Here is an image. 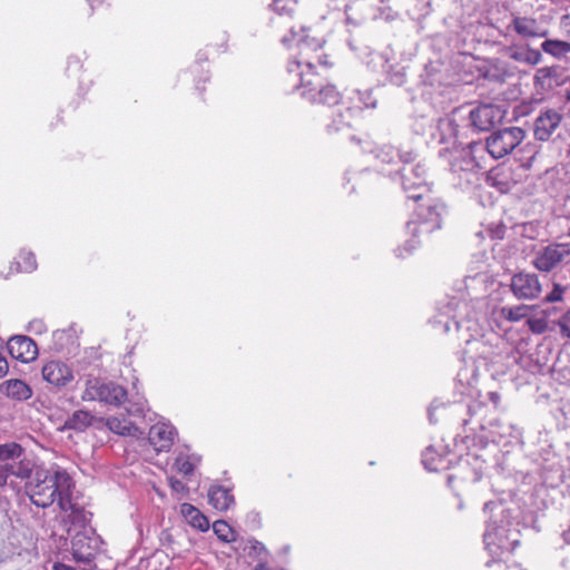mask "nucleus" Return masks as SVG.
<instances>
[{
  "mask_svg": "<svg viewBox=\"0 0 570 570\" xmlns=\"http://www.w3.org/2000/svg\"><path fill=\"white\" fill-rule=\"evenodd\" d=\"M26 478L29 479L26 484L27 494L33 504L41 508L59 502L60 497L75 488L69 473L57 464L37 466L33 471L29 470Z\"/></svg>",
  "mask_w": 570,
  "mask_h": 570,
  "instance_id": "obj_1",
  "label": "nucleus"
},
{
  "mask_svg": "<svg viewBox=\"0 0 570 570\" xmlns=\"http://www.w3.org/2000/svg\"><path fill=\"white\" fill-rule=\"evenodd\" d=\"M432 325L442 333L453 332L459 334V338L466 344L481 345L476 336L480 334L479 320L476 313L472 311L471 303L451 297L444 304L438 307V313L432 320Z\"/></svg>",
  "mask_w": 570,
  "mask_h": 570,
  "instance_id": "obj_2",
  "label": "nucleus"
},
{
  "mask_svg": "<svg viewBox=\"0 0 570 570\" xmlns=\"http://www.w3.org/2000/svg\"><path fill=\"white\" fill-rule=\"evenodd\" d=\"M439 156L449 164L451 173L466 184L474 183L478 170L487 167L485 148L482 141L443 148L439 151Z\"/></svg>",
  "mask_w": 570,
  "mask_h": 570,
  "instance_id": "obj_3",
  "label": "nucleus"
},
{
  "mask_svg": "<svg viewBox=\"0 0 570 570\" xmlns=\"http://www.w3.org/2000/svg\"><path fill=\"white\" fill-rule=\"evenodd\" d=\"M303 33V28H301L299 31H296L294 30V28H291L289 35H286L282 38V43L285 47L291 48L293 46H296L299 50L298 59L289 62L288 65V72H295V77H297V73L299 72L314 75L313 69L316 67V65L330 66V62L325 55H317L315 59L314 57L311 56V53H314L322 49V41L315 38L309 39L307 36Z\"/></svg>",
  "mask_w": 570,
  "mask_h": 570,
  "instance_id": "obj_4",
  "label": "nucleus"
},
{
  "mask_svg": "<svg viewBox=\"0 0 570 570\" xmlns=\"http://www.w3.org/2000/svg\"><path fill=\"white\" fill-rule=\"evenodd\" d=\"M483 541L485 550L491 558L485 562V567L491 568L495 566L497 570H507V562L519 544L518 533L503 525L489 522L483 534Z\"/></svg>",
  "mask_w": 570,
  "mask_h": 570,
  "instance_id": "obj_5",
  "label": "nucleus"
},
{
  "mask_svg": "<svg viewBox=\"0 0 570 570\" xmlns=\"http://www.w3.org/2000/svg\"><path fill=\"white\" fill-rule=\"evenodd\" d=\"M415 210V219L406 224L409 233L414 236L417 233H432L441 227L442 214L444 205L436 198L431 197L430 193L422 199Z\"/></svg>",
  "mask_w": 570,
  "mask_h": 570,
  "instance_id": "obj_6",
  "label": "nucleus"
},
{
  "mask_svg": "<svg viewBox=\"0 0 570 570\" xmlns=\"http://www.w3.org/2000/svg\"><path fill=\"white\" fill-rule=\"evenodd\" d=\"M299 83L294 89L301 92V96L311 102L334 106L341 100V94L333 85H322L320 78L315 75L299 72L297 73Z\"/></svg>",
  "mask_w": 570,
  "mask_h": 570,
  "instance_id": "obj_7",
  "label": "nucleus"
},
{
  "mask_svg": "<svg viewBox=\"0 0 570 570\" xmlns=\"http://www.w3.org/2000/svg\"><path fill=\"white\" fill-rule=\"evenodd\" d=\"M401 185L407 198L419 202L431 193L428 183V170L423 163L413 164V161H405L401 166L400 173Z\"/></svg>",
  "mask_w": 570,
  "mask_h": 570,
  "instance_id": "obj_8",
  "label": "nucleus"
},
{
  "mask_svg": "<svg viewBox=\"0 0 570 570\" xmlns=\"http://www.w3.org/2000/svg\"><path fill=\"white\" fill-rule=\"evenodd\" d=\"M525 137V132L520 127H509L492 132L487 141L483 142L485 157L489 155L494 159L502 158L514 150Z\"/></svg>",
  "mask_w": 570,
  "mask_h": 570,
  "instance_id": "obj_9",
  "label": "nucleus"
},
{
  "mask_svg": "<svg viewBox=\"0 0 570 570\" xmlns=\"http://www.w3.org/2000/svg\"><path fill=\"white\" fill-rule=\"evenodd\" d=\"M83 401H99L109 405H120L127 399V391L115 382H105L97 377L88 379L82 392Z\"/></svg>",
  "mask_w": 570,
  "mask_h": 570,
  "instance_id": "obj_10",
  "label": "nucleus"
},
{
  "mask_svg": "<svg viewBox=\"0 0 570 570\" xmlns=\"http://www.w3.org/2000/svg\"><path fill=\"white\" fill-rule=\"evenodd\" d=\"M570 259V243H553L539 249L533 265L540 272H551Z\"/></svg>",
  "mask_w": 570,
  "mask_h": 570,
  "instance_id": "obj_11",
  "label": "nucleus"
},
{
  "mask_svg": "<svg viewBox=\"0 0 570 570\" xmlns=\"http://www.w3.org/2000/svg\"><path fill=\"white\" fill-rule=\"evenodd\" d=\"M99 539L90 530L76 532L71 539V552L73 560L78 563L91 566L97 551Z\"/></svg>",
  "mask_w": 570,
  "mask_h": 570,
  "instance_id": "obj_12",
  "label": "nucleus"
},
{
  "mask_svg": "<svg viewBox=\"0 0 570 570\" xmlns=\"http://www.w3.org/2000/svg\"><path fill=\"white\" fill-rule=\"evenodd\" d=\"M508 29L512 30L522 40L547 38L549 29L543 27L535 18L512 13Z\"/></svg>",
  "mask_w": 570,
  "mask_h": 570,
  "instance_id": "obj_13",
  "label": "nucleus"
},
{
  "mask_svg": "<svg viewBox=\"0 0 570 570\" xmlns=\"http://www.w3.org/2000/svg\"><path fill=\"white\" fill-rule=\"evenodd\" d=\"M471 125L481 131H487L499 124L503 117V110L495 105H481L470 111Z\"/></svg>",
  "mask_w": 570,
  "mask_h": 570,
  "instance_id": "obj_14",
  "label": "nucleus"
},
{
  "mask_svg": "<svg viewBox=\"0 0 570 570\" xmlns=\"http://www.w3.org/2000/svg\"><path fill=\"white\" fill-rule=\"evenodd\" d=\"M562 120L561 114L554 109L541 111L533 124V136L539 141H548L559 128Z\"/></svg>",
  "mask_w": 570,
  "mask_h": 570,
  "instance_id": "obj_15",
  "label": "nucleus"
},
{
  "mask_svg": "<svg viewBox=\"0 0 570 570\" xmlns=\"http://www.w3.org/2000/svg\"><path fill=\"white\" fill-rule=\"evenodd\" d=\"M511 289L518 298L533 299L541 292V284L535 274L519 273L512 277Z\"/></svg>",
  "mask_w": 570,
  "mask_h": 570,
  "instance_id": "obj_16",
  "label": "nucleus"
},
{
  "mask_svg": "<svg viewBox=\"0 0 570 570\" xmlns=\"http://www.w3.org/2000/svg\"><path fill=\"white\" fill-rule=\"evenodd\" d=\"M9 354L22 363H29L38 356V346L33 340L24 335L11 337L7 343Z\"/></svg>",
  "mask_w": 570,
  "mask_h": 570,
  "instance_id": "obj_17",
  "label": "nucleus"
},
{
  "mask_svg": "<svg viewBox=\"0 0 570 570\" xmlns=\"http://www.w3.org/2000/svg\"><path fill=\"white\" fill-rule=\"evenodd\" d=\"M176 434L171 424L158 422L150 428L148 440L157 452H167L173 446Z\"/></svg>",
  "mask_w": 570,
  "mask_h": 570,
  "instance_id": "obj_18",
  "label": "nucleus"
},
{
  "mask_svg": "<svg viewBox=\"0 0 570 570\" xmlns=\"http://www.w3.org/2000/svg\"><path fill=\"white\" fill-rule=\"evenodd\" d=\"M60 510L65 513V520L73 525L85 528L88 522L87 512L72 498V490L67 491L66 495L60 497L58 502Z\"/></svg>",
  "mask_w": 570,
  "mask_h": 570,
  "instance_id": "obj_19",
  "label": "nucleus"
},
{
  "mask_svg": "<svg viewBox=\"0 0 570 570\" xmlns=\"http://www.w3.org/2000/svg\"><path fill=\"white\" fill-rule=\"evenodd\" d=\"M42 377L53 386H65L73 380L71 368L61 361H50L42 367Z\"/></svg>",
  "mask_w": 570,
  "mask_h": 570,
  "instance_id": "obj_20",
  "label": "nucleus"
},
{
  "mask_svg": "<svg viewBox=\"0 0 570 570\" xmlns=\"http://www.w3.org/2000/svg\"><path fill=\"white\" fill-rule=\"evenodd\" d=\"M374 157L383 165L403 166L405 161H414L416 155L409 151H400L392 145H383L374 150Z\"/></svg>",
  "mask_w": 570,
  "mask_h": 570,
  "instance_id": "obj_21",
  "label": "nucleus"
},
{
  "mask_svg": "<svg viewBox=\"0 0 570 570\" xmlns=\"http://www.w3.org/2000/svg\"><path fill=\"white\" fill-rule=\"evenodd\" d=\"M510 59L528 66H537L542 61V53L529 45H511L507 48Z\"/></svg>",
  "mask_w": 570,
  "mask_h": 570,
  "instance_id": "obj_22",
  "label": "nucleus"
},
{
  "mask_svg": "<svg viewBox=\"0 0 570 570\" xmlns=\"http://www.w3.org/2000/svg\"><path fill=\"white\" fill-rule=\"evenodd\" d=\"M208 502L209 504L218 510L226 511L234 504V495L225 487L212 485L208 490Z\"/></svg>",
  "mask_w": 570,
  "mask_h": 570,
  "instance_id": "obj_23",
  "label": "nucleus"
},
{
  "mask_svg": "<svg viewBox=\"0 0 570 570\" xmlns=\"http://www.w3.org/2000/svg\"><path fill=\"white\" fill-rule=\"evenodd\" d=\"M1 391L16 401H26L31 397V387L21 380H8L1 384Z\"/></svg>",
  "mask_w": 570,
  "mask_h": 570,
  "instance_id": "obj_24",
  "label": "nucleus"
},
{
  "mask_svg": "<svg viewBox=\"0 0 570 570\" xmlns=\"http://www.w3.org/2000/svg\"><path fill=\"white\" fill-rule=\"evenodd\" d=\"M543 39L544 40L540 46V51L551 56L557 60L566 59L570 55V42L560 39H551L548 37Z\"/></svg>",
  "mask_w": 570,
  "mask_h": 570,
  "instance_id": "obj_25",
  "label": "nucleus"
},
{
  "mask_svg": "<svg viewBox=\"0 0 570 570\" xmlns=\"http://www.w3.org/2000/svg\"><path fill=\"white\" fill-rule=\"evenodd\" d=\"M180 513L193 528L203 532L209 529L208 519L193 504L183 503L180 505Z\"/></svg>",
  "mask_w": 570,
  "mask_h": 570,
  "instance_id": "obj_26",
  "label": "nucleus"
},
{
  "mask_svg": "<svg viewBox=\"0 0 570 570\" xmlns=\"http://www.w3.org/2000/svg\"><path fill=\"white\" fill-rule=\"evenodd\" d=\"M108 429L119 435H135L137 426L125 416H110L106 420Z\"/></svg>",
  "mask_w": 570,
  "mask_h": 570,
  "instance_id": "obj_27",
  "label": "nucleus"
},
{
  "mask_svg": "<svg viewBox=\"0 0 570 570\" xmlns=\"http://www.w3.org/2000/svg\"><path fill=\"white\" fill-rule=\"evenodd\" d=\"M92 415L88 411H75L65 422V429L83 431L91 425Z\"/></svg>",
  "mask_w": 570,
  "mask_h": 570,
  "instance_id": "obj_28",
  "label": "nucleus"
},
{
  "mask_svg": "<svg viewBox=\"0 0 570 570\" xmlns=\"http://www.w3.org/2000/svg\"><path fill=\"white\" fill-rule=\"evenodd\" d=\"M29 468L22 465L21 463H3L0 464V487L7 484L8 478L10 475L18 476L20 479H24L28 475Z\"/></svg>",
  "mask_w": 570,
  "mask_h": 570,
  "instance_id": "obj_29",
  "label": "nucleus"
},
{
  "mask_svg": "<svg viewBox=\"0 0 570 570\" xmlns=\"http://www.w3.org/2000/svg\"><path fill=\"white\" fill-rule=\"evenodd\" d=\"M512 425L500 420H493L489 423V436L493 442L500 443L512 433Z\"/></svg>",
  "mask_w": 570,
  "mask_h": 570,
  "instance_id": "obj_30",
  "label": "nucleus"
},
{
  "mask_svg": "<svg viewBox=\"0 0 570 570\" xmlns=\"http://www.w3.org/2000/svg\"><path fill=\"white\" fill-rule=\"evenodd\" d=\"M200 463V456L196 454H179L175 460V466L184 475L193 474L195 468Z\"/></svg>",
  "mask_w": 570,
  "mask_h": 570,
  "instance_id": "obj_31",
  "label": "nucleus"
},
{
  "mask_svg": "<svg viewBox=\"0 0 570 570\" xmlns=\"http://www.w3.org/2000/svg\"><path fill=\"white\" fill-rule=\"evenodd\" d=\"M37 268L36 256L31 252H21L19 261L11 264L10 269L14 272L30 273Z\"/></svg>",
  "mask_w": 570,
  "mask_h": 570,
  "instance_id": "obj_32",
  "label": "nucleus"
},
{
  "mask_svg": "<svg viewBox=\"0 0 570 570\" xmlns=\"http://www.w3.org/2000/svg\"><path fill=\"white\" fill-rule=\"evenodd\" d=\"M351 126V110L346 109L345 114L338 112L333 120L326 125L328 134L338 132Z\"/></svg>",
  "mask_w": 570,
  "mask_h": 570,
  "instance_id": "obj_33",
  "label": "nucleus"
},
{
  "mask_svg": "<svg viewBox=\"0 0 570 570\" xmlns=\"http://www.w3.org/2000/svg\"><path fill=\"white\" fill-rule=\"evenodd\" d=\"M443 459L435 452L432 446L425 449L422 453V463L429 471H438L441 468Z\"/></svg>",
  "mask_w": 570,
  "mask_h": 570,
  "instance_id": "obj_34",
  "label": "nucleus"
},
{
  "mask_svg": "<svg viewBox=\"0 0 570 570\" xmlns=\"http://www.w3.org/2000/svg\"><path fill=\"white\" fill-rule=\"evenodd\" d=\"M22 448L16 442L0 444V461L16 460L22 455Z\"/></svg>",
  "mask_w": 570,
  "mask_h": 570,
  "instance_id": "obj_35",
  "label": "nucleus"
},
{
  "mask_svg": "<svg viewBox=\"0 0 570 570\" xmlns=\"http://www.w3.org/2000/svg\"><path fill=\"white\" fill-rule=\"evenodd\" d=\"M213 530L217 538L224 542H232L235 540L233 529L224 520L215 521L213 524Z\"/></svg>",
  "mask_w": 570,
  "mask_h": 570,
  "instance_id": "obj_36",
  "label": "nucleus"
},
{
  "mask_svg": "<svg viewBox=\"0 0 570 570\" xmlns=\"http://www.w3.org/2000/svg\"><path fill=\"white\" fill-rule=\"evenodd\" d=\"M510 171V168H500L492 177V179L494 180V185L498 186L502 193L509 191L511 187L517 183H510L508 180Z\"/></svg>",
  "mask_w": 570,
  "mask_h": 570,
  "instance_id": "obj_37",
  "label": "nucleus"
},
{
  "mask_svg": "<svg viewBox=\"0 0 570 570\" xmlns=\"http://www.w3.org/2000/svg\"><path fill=\"white\" fill-rule=\"evenodd\" d=\"M436 129L440 131L439 141L444 144L446 136L451 137L454 135L453 120L450 118H440L436 124Z\"/></svg>",
  "mask_w": 570,
  "mask_h": 570,
  "instance_id": "obj_38",
  "label": "nucleus"
},
{
  "mask_svg": "<svg viewBox=\"0 0 570 570\" xmlns=\"http://www.w3.org/2000/svg\"><path fill=\"white\" fill-rule=\"evenodd\" d=\"M528 309V306L524 305L514 307H503L502 315L511 322H518L527 316Z\"/></svg>",
  "mask_w": 570,
  "mask_h": 570,
  "instance_id": "obj_39",
  "label": "nucleus"
},
{
  "mask_svg": "<svg viewBox=\"0 0 570 570\" xmlns=\"http://www.w3.org/2000/svg\"><path fill=\"white\" fill-rule=\"evenodd\" d=\"M507 76V66L501 62L493 63L488 71V77L497 81H504Z\"/></svg>",
  "mask_w": 570,
  "mask_h": 570,
  "instance_id": "obj_40",
  "label": "nucleus"
},
{
  "mask_svg": "<svg viewBox=\"0 0 570 570\" xmlns=\"http://www.w3.org/2000/svg\"><path fill=\"white\" fill-rule=\"evenodd\" d=\"M53 340L56 344L57 350H63L66 346V343L69 340H72V332L71 330H58L53 332Z\"/></svg>",
  "mask_w": 570,
  "mask_h": 570,
  "instance_id": "obj_41",
  "label": "nucleus"
},
{
  "mask_svg": "<svg viewBox=\"0 0 570 570\" xmlns=\"http://www.w3.org/2000/svg\"><path fill=\"white\" fill-rule=\"evenodd\" d=\"M387 79L395 86H401L405 82V73L403 68L387 71Z\"/></svg>",
  "mask_w": 570,
  "mask_h": 570,
  "instance_id": "obj_42",
  "label": "nucleus"
},
{
  "mask_svg": "<svg viewBox=\"0 0 570 570\" xmlns=\"http://www.w3.org/2000/svg\"><path fill=\"white\" fill-rule=\"evenodd\" d=\"M566 291L564 286H561L558 283L553 284L552 291L546 296V301L549 303L559 302L562 299V295Z\"/></svg>",
  "mask_w": 570,
  "mask_h": 570,
  "instance_id": "obj_43",
  "label": "nucleus"
},
{
  "mask_svg": "<svg viewBox=\"0 0 570 570\" xmlns=\"http://www.w3.org/2000/svg\"><path fill=\"white\" fill-rule=\"evenodd\" d=\"M558 325L562 336L570 338V309L559 320Z\"/></svg>",
  "mask_w": 570,
  "mask_h": 570,
  "instance_id": "obj_44",
  "label": "nucleus"
},
{
  "mask_svg": "<svg viewBox=\"0 0 570 570\" xmlns=\"http://www.w3.org/2000/svg\"><path fill=\"white\" fill-rule=\"evenodd\" d=\"M419 245V242L415 238H412L405 243L404 248H397L396 255L399 257H405L406 255L411 254L413 249L416 248Z\"/></svg>",
  "mask_w": 570,
  "mask_h": 570,
  "instance_id": "obj_45",
  "label": "nucleus"
},
{
  "mask_svg": "<svg viewBox=\"0 0 570 570\" xmlns=\"http://www.w3.org/2000/svg\"><path fill=\"white\" fill-rule=\"evenodd\" d=\"M248 542L250 544V547H249V549H250L249 554H253V553L256 554V556H261L263 553L267 554V550H266L265 546L262 542H259L257 540H249Z\"/></svg>",
  "mask_w": 570,
  "mask_h": 570,
  "instance_id": "obj_46",
  "label": "nucleus"
},
{
  "mask_svg": "<svg viewBox=\"0 0 570 570\" xmlns=\"http://www.w3.org/2000/svg\"><path fill=\"white\" fill-rule=\"evenodd\" d=\"M529 325L533 333H543L547 328L546 322L543 320L529 321Z\"/></svg>",
  "mask_w": 570,
  "mask_h": 570,
  "instance_id": "obj_47",
  "label": "nucleus"
},
{
  "mask_svg": "<svg viewBox=\"0 0 570 570\" xmlns=\"http://www.w3.org/2000/svg\"><path fill=\"white\" fill-rule=\"evenodd\" d=\"M29 330L35 334H41L47 331L45 323L40 320H35L30 322Z\"/></svg>",
  "mask_w": 570,
  "mask_h": 570,
  "instance_id": "obj_48",
  "label": "nucleus"
},
{
  "mask_svg": "<svg viewBox=\"0 0 570 570\" xmlns=\"http://www.w3.org/2000/svg\"><path fill=\"white\" fill-rule=\"evenodd\" d=\"M144 410H145L144 402H137V403L132 404L130 407H128L127 411L130 415L140 416L144 414Z\"/></svg>",
  "mask_w": 570,
  "mask_h": 570,
  "instance_id": "obj_49",
  "label": "nucleus"
},
{
  "mask_svg": "<svg viewBox=\"0 0 570 570\" xmlns=\"http://www.w3.org/2000/svg\"><path fill=\"white\" fill-rule=\"evenodd\" d=\"M169 484L170 488L176 492H184L186 490V485L177 479L170 478Z\"/></svg>",
  "mask_w": 570,
  "mask_h": 570,
  "instance_id": "obj_50",
  "label": "nucleus"
},
{
  "mask_svg": "<svg viewBox=\"0 0 570 570\" xmlns=\"http://www.w3.org/2000/svg\"><path fill=\"white\" fill-rule=\"evenodd\" d=\"M8 361L4 356L0 354V377L4 376L8 373Z\"/></svg>",
  "mask_w": 570,
  "mask_h": 570,
  "instance_id": "obj_51",
  "label": "nucleus"
},
{
  "mask_svg": "<svg viewBox=\"0 0 570 570\" xmlns=\"http://www.w3.org/2000/svg\"><path fill=\"white\" fill-rule=\"evenodd\" d=\"M285 2L283 0H276L273 2L272 8L274 11L278 13H283L285 11Z\"/></svg>",
  "mask_w": 570,
  "mask_h": 570,
  "instance_id": "obj_52",
  "label": "nucleus"
},
{
  "mask_svg": "<svg viewBox=\"0 0 570 570\" xmlns=\"http://www.w3.org/2000/svg\"><path fill=\"white\" fill-rule=\"evenodd\" d=\"M365 96H366V98H365V99L361 98V100H363V102H364L365 107H367V108H370V107H371V108H374V107L376 106V102H375V100H373V99H372V97H371V92H365Z\"/></svg>",
  "mask_w": 570,
  "mask_h": 570,
  "instance_id": "obj_53",
  "label": "nucleus"
},
{
  "mask_svg": "<svg viewBox=\"0 0 570 570\" xmlns=\"http://www.w3.org/2000/svg\"><path fill=\"white\" fill-rule=\"evenodd\" d=\"M499 507H500V504H499V503H497V502H494V501H489V502H485V503H484L483 511H484L485 513H488V512H490V511H492L493 509L499 508Z\"/></svg>",
  "mask_w": 570,
  "mask_h": 570,
  "instance_id": "obj_54",
  "label": "nucleus"
},
{
  "mask_svg": "<svg viewBox=\"0 0 570 570\" xmlns=\"http://www.w3.org/2000/svg\"><path fill=\"white\" fill-rule=\"evenodd\" d=\"M489 400L497 406L500 402V394L498 392H489Z\"/></svg>",
  "mask_w": 570,
  "mask_h": 570,
  "instance_id": "obj_55",
  "label": "nucleus"
},
{
  "mask_svg": "<svg viewBox=\"0 0 570 570\" xmlns=\"http://www.w3.org/2000/svg\"><path fill=\"white\" fill-rule=\"evenodd\" d=\"M53 570H75V569L72 567H70V566L65 564V563L57 562V563L53 564Z\"/></svg>",
  "mask_w": 570,
  "mask_h": 570,
  "instance_id": "obj_56",
  "label": "nucleus"
},
{
  "mask_svg": "<svg viewBox=\"0 0 570 570\" xmlns=\"http://www.w3.org/2000/svg\"><path fill=\"white\" fill-rule=\"evenodd\" d=\"M534 158H535V154L529 158V160L523 165V167L530 168Z\"/></svg>",
  "mask_w": 570,
  "mask_h": 570,
  "instance_id": "obj_57",
  "label": "nucleus"
},
{
  "mask_svg": "<svg viewBox=\"0 0 570 570\" xmlns=\"http://www.w3.org/2000/svg\"><path fill=\"white\" fill-rule=\"evenodd\" d=\"M255 570H271L266 564L259 563L256 566Z\"/></svg>",
  "mask_w": 570,
  "mask_h": 570,
  "instance_id": "obj_58",
  "label": "nucleus"
},
{
  "mask_svg": "<svg viewBox=\"0 0 570 570\" xmlns=\"http://www.w3.org/2000/svg\"><path fill=\"white\" fill-rule=\"evenodd\" d=\"M564 540L570 543V529L563 533Z\"/></svg>",
  "mask_w": 570,
  "mask_h": 570,
  "instance_id": "obj_59",
  "label": "nucleus"
},
{
  "mask_svg": "<svg viewBox=\"0 0 570 570\" xmlns=\"http://www.w3.org/2000/svg\"><path fill=\"white\" fill-rule=\"evenodd\" d=\"M401 167L395 171V176H392V179H395V177L400 178Z\"/></svg>",
  "mask_w": 570,
  "mask_h": 570,
  "instance_id": "obj_60",
  "label": "nucleus"
},
{
  "mask_svg": "<svg viewBox=\"0 0 570 570\" xmlns=\"http://www.w3.org/2000/svg\"><path fill=\"white\" fill-rule=\"evenodd\" d=\"M432 415H433V411L429 410V419H430L431 422H432Z\"/></svg>",
  "mask_w": 570,
  "mask_h": 570,
  "instance_id": "obj_61",
  "label": "nucleus"
},
{
  "mask_svg": "<svg viewBox=\"0 0 570 570\" xmlns=\"http://www.w3.org/2000/svg\"><path fill=\"white\" fill-rule=\"evenodd\" d=\"M466 411H468L469 413H472V406H470V405H469V406H466Z\"/></svg>",
  "mask_w": 570,
  "mask_h": 570,
  "instance_id": "obj_62",
  "label": "nucleus"
},
{
  "mask_svg": "<svg viewBox=\"0 0 570 570\" xmlns=\"http://www.w3.org/2000/svg\"><path fill=\"white\" fill-rule=\"evenodd\" d=\"M568 99L570 100V96L568 97Z\"/></svg>",
  "mask_w": 570,
  "mask_h": 570,
  "instance_id": "obj_63",
  "label": "nucleus"
}]
</instances>
